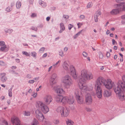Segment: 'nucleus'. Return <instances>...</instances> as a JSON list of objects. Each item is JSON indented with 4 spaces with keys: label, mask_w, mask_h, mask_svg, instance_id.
<instances>
[{
    "label": "nucleus",
    "mask_w": 125,
    "mask_h": 125,
    "mask_svg": "<svg viewBox=\"0 0 125 125\" xmlns=\"http://www.w3.org/2000/svg\"><path fill=\"white\" fill-rule=\"evenodd\" d=\"M62 96L57 95L56 98V101L58 102H62Z\"/></svg>",
    "instance_id": "22"
},
{
    "label": "nucleus",
    "mask_w": 125,
    "mask_h": 125,
    "mask_svg": "<svg viewBox=\"0 0 125 125\" xmlns=\"http://www.w3.org/2000/svg\"><path fill=\"white\" fill-rule=\"evenodd\" d=\"M15 5V3L14 2H12L11 4V7H12L14 6Z\"/></svg>",
    "instance_id": "58"
},
{
    "label": "nucleus",
    "mask_w": 125,
    "mask_h": 125,
    "mask_svg": "<svg viewBox=\"0 0 125 125\" xmlns=\"http://www.w3.org/2000/svg\"><path fill=\"white\" fill-rule=\"evenodd\" d=\"M31 125H39V123L37 119L34 118L33 119Z\"/></svg>",
    "instance_id": "21"
},
{
    "label": "nucleus",
    "mask_w": 125,
    "mask_h": 125,
    "mask_svg": "<svg viewBox=\"0 0 125 125\" xmlns=\"http://www.w3.org/2000/svg\"><path fill=\"white\" fill-rule=\"evenodd\" d=\"M44 100L46 104L48 105L52 101V99L51 96L48 94L45 96Z\"/></svg>",
    "instance_id": "11"
},
{
    "label": "nucleus",
    "mask_w": 125,
    "mask_h": 125,
    "mask_svg": "<svg viewBox=\"0 0 125 125\" xmlns=\"http://www.w3.org/2000/svg\"><path fill=\"white\" fill-rule=\"evenodd\" d=\"M9 72L12 74H18V73L15 72L14 71L11 70H10Z\"/></svg>",
    "instance_id": "43"
},
{
    "label": "nucleus",
    "mask_w": 125,
    "mask_h": 125,
    "mask_svg": "<svg viewBox=\"0 0 125 125\" xmlns=\"http://www.w3.org/2000/svg\"><path fill=\"white\" fill-rule=\"evenodd\" d=\"M110 55V53L109 52H107L106 54V56L107 57H109Z\"/></svg>",
    "instance_id": "55"
},
{
    "label": "nucleus",
    "mask_w": 125,
    "mask_h": 125,
    "mask_svg": "<svg viewBox=\"0 0 125 125\" xmlns=\"http://www.w3.org/2000/svg\"><path fill=\"white\" fill-rule=\"evenodd\" d=\"M7 31H8V33H11L13 31V30L12 29H9L7 30Z\"/></svg>",
    "instance_id": "46"
},
{
    "label": "nucleus",
    "mask_w": 125,
    "mask_h": 125,
    "mask_svg": "<svg viewBox=\"0 0 125 125\" xmlns=\"http://www.w3.org/2000/svg\"><path fill=\"white\" fill-rule=\"evenodd\" d=\"M36 16V15L35 13H32L31 15V17H34Z\"/></svg>",
    "instance_id": "61"
},
{
    "label": "nucleus",
    "mask_w": 125,
    "mask_h": 125,
    "mask_svg": "<svg viewBox=\"0 0 125 125\" xmlns=\"http://www.w3.org/2000/svg\"><path fill=\"white\" fill-rule=\"evenodd\" d=\"M55 91L57 94V95L62 96V94L64 93L63 89L61 88L57 89L55 90Z\"/></svg>",
    "instance_id": "16"
},
{
    "label": "nucleus",
    "mask_w": 125,
    "mask_h": 125,
    "mask_svg": "<svg viewBox=\"0 0 125 125\" xmlns=\"http://www.w3.org/2000/svg\"><path fill=\"white\" fill-rule=\"evenodd\" d=\"M21 2L18 1L16 3V6L17 9H19L21 7Z\"/></svg>",
    "instance_id": "26"
},
{
    "label": "nucleus",
    "mask_w": 125,
    "mask_h": 125,
    "mask_svg": "<svg viewBox=\"0 0 125 125\" xmlns=\"http://www.w3.org/2000/svg\"><path fill=\"white\" fill-rule=\"evenodd\" d=\"M24 115L25 116H29L30 115V113L29 112L25 111Z\"/></svg>",
    "instance_id": "36"
},
{
    "label": "nucleus",
    "mask_w": 125,
    "mask_h": 125,
    "mask_svg": "<svg viewBox=\"0 0 125 125\" xmlns=\"http://www.w3.org/2000/svg\"><path fill=\"white\" fill-rule=\"evenodd\" d=\"M36 53L35 52H33L31 53V55L34 57H36Z\"/></svg>",
    "instance_id": "39"
},
{
    "label": "nucleus",
    "mask_w": 125,
    "mask_h": 125,
    "mask_svg": "<svg viewBox=\"0 0 125 125\" xmlns=\"http://www.w3.org/2000/svg\"><path fill=\"white\" fill-rule=\"evenodd\" d=\"M9 49L7 48L6 46L5 45L1 47L0 48V51L6 52L8 51Z\"/></svg>",
    "instance_id": "20"
},
{
    "label": "nucleus",
    "mask_w": 125,
    "mask_h": 125,
    "mask_svg": "<svg viewBox=\"0 0 125 125\" xmlns=\"http://www.w3.org/2000/svg\"><path fill=\"white\" fill-rule=\"evenodd\" d=\"M28 1L30 4H32L33 3L34 0H28Z\"/></svg>",
    "instance_id": "50"
},
{
    "label": "nucleus",
    "mask_w": 125,
    "mask_h": 125,
    "mask_svg": "<svg viewBox=\"0 0 125 125\" xmlns=\"http://www.w3.org/2000/svg\"><path fill=\"white\" fill-rule=\"evenodd\" d=\"M59 55L61 56H63V52L62 50H61L59 51Z\"/></svg>",
    "instance_id": "40"
},
{
    "label": "nucleus",
    "mask_w": 125,
    "mask_h": 125,
    "mask_svg": "<svg viewBox=\"0 0 125 125\" xmlns=\"http://www.w3.org/2000/svg\"><path fill=\"white\" fill-rule=\"evenodd\" d=\"M27 78L30 79L31 78V76L29 74H28L27 76Z\"/></svg>",
    "instance_id": "59"
},
{
    "label": "nucleus",
    "mask_w": 125,
    "mask_h": 125,
    "mask_svg": "<svg viewBox=\"0 0 125 125\" xmlns=\"http://www.w3.org/2000/svg\"><path fill=\"white\" fill-rule=\"evenodd\" d=\"M60 29L64 30L65 29V28L64 26V25L63 23H61L60 24Z\"/></svg>",
    "instance_id": "29"
},
{
    "label": "nucleus",
    "mask_w": 125,
    "mask_h": 125,
    "mask_svg": "<svg viewBox=\"0 0 125 125\" xmlns=\"http://www.w3.org/2000/svg\"><path fill=\"white\" fill-rule=\"evenodd\" d=\"M85 18V16L83 15H81L80 16V18L82 19H84Z\"/></svg>",
    "instance_id": "49"
},
{
    "label": "nucleus",
    "mask_w": 125,
    "mask_h": 125,
    "mask_svg": "<svg viewBox=\"0 0 125 125\" xmlns=\"http://www.w3.org/2000/svg\"><path fill=\"white\" fill-rule=\"evenodd\" d=\"M83 56L85 57L87 56V53L86 52H83Z\"/></svg>",
    "instance_id": "48"
},
{
    "label": "nucleus",
    "mask_w": 125,
    "mask_h": 125,
    "mask_svg": "<svg viewBox=\"0 0 125 125\" xmlns=\"http://www.w3.org/2000/svg\"><path fill=\"white\" fill-rule=\"evenodd\" d=\"M45 125H51V123L48 121H45Z\"/></svg>",
    "instance_id": "35"
},
{
    "label": "nucleus",
    "mask_w": 125,
    "mask_h": 125,
    "mask_svg": "<svg viewBox=\"0 0 125 125\" xmlns=\"http://www.w3.org/2000/svg\"><path fill=\"white\" fill-rule=\"evenodd\" d=\"M103 85L106 88L110 89L113 85V83L110 79H108L106 80L101 77L97 78L95 84L94 88L96 91V96L99 98L102 96V92L101 87Z\"/></svg>",
    "instance_id": "1"
},
{
    "label": "nucleus",
    "mask_w": 125,
    "mask_h": 125,
    "mask_svg": "<svg viewBox=\"0 0 125 125\" xmlns=\"http://www.w3.org/2000/svg\"><path fill=\"white\" fill-rule=\"evenodd\" d=\"M39 4L43 7H45L46 6V3L42 1V0H40L39 1Z\"/></svg>",
    "instance_id": "23"
},
{
    "label": "nucleus",
    "mask_w": 125,
    "mask_h": 125,
    "mask_svg": "<svg viewBox=\"0 0 125 125\" xmlns=\"http://www.w3.org/2000/svg\"><path fill=\"white\" fill-rule=\"evenodd\" d=\"M23 54L26 55L27 56H30V54L28 53L27 52H22Z\"/></svg>",
    "instance_id": "31"
},
{
    "label": "nucleus",
    "mask_w": 125,
    "mask_h": 125,
    "mask_svg": "<svg viewBox=\"0 0 125 125\" xmlns=\"http://www.w3.org/2000/svg\"><path fill=\"white\" fill-rule=\"evenodd\" d=\"M116 9H113L110 12V13L112 15L116 14L122 11H125V3L123 2L117 4Z\"/></svg>",
    "instance_id": "4"
},
{
    "label": "nucleus",
    "mask_w": 125,
    "mask_h": 125,
    "mask_svg": "<svg viewBox=\"0 0 125 125\" xmlns=\"http://www.w3.org/2000/svg\"><path fill=\"white\" fill-rule=\"evenodd\" d=\"M36 106L37 108H39V109L41 110L44 114L46 113L49 111V109L47 106L41 102L37 101L36 104Z\"/></svg>",
    "instance_id": "5"
},
{
    "label": "nucleus",
    "mask_w": 125,
    "mask_h": 125,
    "mask_svg": "<svg viewBox=\"0 0 125 125\" xmlns=\"http://www.w3.org/2000/svg\"><path fill=\"white\" fill-rule=\"evenodd\" d=\"M121 18L122 19H125V15H123L122 16Z\"/></svg>",
    "instance_id": "64"
},
{
    "label": "nucleus",
    "mask_w": 125,
    "mask_h": 125,
    "mask_svg": "<svg viewBox=\"0 0 125 125\" xmlns=\"http://www.w3.org/2000/svg\"><path fill=\"white\" fill-rule=\"evenodd\" d=\"M11 121L13 125L15 124V125H22L20 123L19 119L17 117L11 118Z\"/></svg>",
    "instance_id": "12"
},
{
    "label": "nucleus",
    "mask_w": 125,
    "mask_h": 125,
    "mask_svg": "<svg viewBox=\"0 0 125 125\" xmlns=\"http://www.w3.org/2000/svg\"><path fill=\"white\" fill-rule=\"evenodd\" d=\"M61 101L64 104L66 103H67L70 104H73L74 102V100L73 96L69 98L67 96L63 97L62 96Z\"/></svg>",
    "instance_id": "7"
},
{
    "label": "nucleus",
    "mask_w": 125,
    "mask_h": 125,
    "mask_svg": "<svg viewBox=\"0 0 125 125\" xmlns=\"http://www.w3.org/2000/svg\"><path fill=\"white\" fill-rule=\"evenodd\" d=\"M53 122L55 124H58L59 123V121L58 119H55L53 120Z\"/></svg>",
    "instance_id": "34"
},
{
    "label": "nucleus",
    "mask_w": 125,
    "mask_h": 125,
    "mask_svg": "<svg viewBox=\"0 0 125 125\" xmlns=\"http://www.w3.org/2000/svg\"><path fill=\"white\" fill-rule=\"evenodd\" d=\"M124 0H116V2L118 3H121L122 2L123 3V2L124 3H125L124 2H121L122 1H123Z\"/></svg>",
    "instance_id": "51"
},
{
    "label": "nucleus",
    "mask_w": 125,
    "mask_h": 125,
    "mask_svg": "<svg viewBox=\"0 0 125 125\" xmlns=\"http://www.w3.org/2000/svg\"><path fill=\"white\" fill-rule=\"evenodd\" d=\"M103 95L104 97H108L111 95V92L110 91L104 90L103 92Z\"/></svg>",
    "instance_id": "18"
},
{
    "label": "nucleus",
    "mask_w": 125,
    "mask_h": 125,
    "mask_svg": "<svg viewBox=\"0 0 125 125\" xmlns=\"http://www.w3.org/2000/svg\"><path fill=\"white\" fill-rule=\"evenodd\" d=\"M99 57L101 59H102L103 57V55L102 53L101 52H100L98 53Z\"/></svg>",
    "instance_id": "30"
},
{
    "label": "nucleus",
    "mask_w": 125,
    "mask_h": 125,
    "mask_svg": "<svg viewBox=\"0 0 125 125\" xmlns=\"http://www.w3.org/2000/svg\"><path fill=\"white\" fill-rule=\"evenodd\" d=\"M57 77V75L55 73L52 74L50 80V84L52 85L54 84L56 82V78Z\"/></svg>",
    "instance_id": "13"
},
{
    "label": "nucleus",
    "mask_w": 125,
    "mask_h": 125,
    "mask_svg": "<svg viewBox=\"0 0 125 125\" xmlns=\"http://www.w3.org/2000/svg\"><path fill=\"white\" fill-rule=\"evenodd\" d=\"M73 25L71 24H69L68 26V28L69 30H70L73 27Z\"/></svg>",
    "instance_id": "44"
},
{
    "label": "nucleus",
    "mask_w": 125,
    "mask_h": 125,
    "mask_svg": "<svg viewBox=\"0 0 125 125\" xmlns=\"http://www.w3.org/2000/svg\"><path fill=\"white\" fill-rule=\"evenodd\" d=\"M62 82L65 88H68L72 84L73 82L71 77L69 75H66L62 79Z\"/></svg>",
    "instance_id": "6"
},
{
    "label": "nucleus",
    "mask_w": 125,
    "mask_h": 125,
    "mask_svg": "<svg viewBox=\"0 0 125 125\" xmlns=\"http://www.w3.org/2000/svg\"><path fill=\"white\" fill-rule=\"evenodd\" d=\"M61 62V61H59L57 62L56 63L53 64V66L55 67L58 64V63L59 62Z\"/></svg>",
    "instance_id": "42"
},
{
    "label": "nucleus",
    "mask_w": 125,
    "mask_h": 125,
    "mask_svg": "<svg viewBox=\"0 0 125 125\" xmlns=\"http://www.w3.org/2000/svg\"><path fill=\"white\" fill-rule=\"evenodd\" d=\"M30 29L34 30L35 31H37L38 30V29L36 27L33 26H32Z\"/></svg>",
    "instance_id": "37"
},
{
    "label": "nucleus",
    "mask_w": 125,
    "mask_h": 125,
    "mask_svg": "<svg viewBox=\"0 0 125 125\" xmlns=\"http://www.w3.org/2000/svg\"><path fill=\"white\" fill-rule=\"evenodd\" d=\"M50 17H47L46 18V20L47 21H49L50 20Z\"/></svg>",
    "instance_id": "62"
},
{
    "label": "nucleus",
    "mask_w": 125,
    "mask_h": 125,
    "mask_svg": "<svg viewBox=\"0 0 125 125\" xmlns=\"http://www.w3.org/2000/svg\"><path fill=\"white\" fill-rule=\"evenodd\" d=\"M75 94L77 98V100L79 104H82L83 101V98L82 97H81L79 95L78 92H76L75 93Z\"/></svg>",
    "instance_id": "14"
},
{
    "label": "nucleus",
    "mask_w": 125,
    "mask_h": 125,
    "mask_svg": "<svg viewBox=\"0 0 125 125\" xmlns=\"http://www.w3.org/2000/svg\"><path fill=\"white\" fill-rule=\"evenodd\" d=\"M63 66L64 69L66 71H68L69 70V65L66 61L64 62L63 64Z\"/></svg>",
    "instance_id": "19"
},
{
    "label": "nucleus",
    "mask_w": 125,
    "mask_h": 125,
    "mask_svg": "<svg viewBox=\"0 0 125 125\" xmlns=\"http://www.w3.org/2000/svg\"><path fill=\"white\" fill-rule=\"evenodd\" d=\"M112 44L113 45H114L115 44V43H117V42L115 41L114 39H112Z\"/></svg>",
    "instance_id": "56"
},
{
    "label": "nucleus",
    "mask_w": 125,
    "mask_h": 125,
    "mask_svg": "<svg viewBox=\"0 0 125 125\" xmlns=\"http://www.w3.org/2000/svg\"><path fill=\"white\" fill-rule=\"evenodd\" d=\"M64 107L61 106L58 107L56 109V111L58 113H61Z\"/></svg>",
    "instance_id": "25"
},
{
    "label": "nucleus",
    "mask_w": 125,
    "mask_h": 125,
    "mask_svg": "<svg viewBox=\"0 0 125 125\" xmlns=\"http://www.w3.org/2000/svg\"><path fill=\"white\" fill-rule=\"evenodd\" d=\"M35 113L37 118L40 121H42L44 118V116L39 110L36 111Z\"/></svg>",
    "instance_id": "8"
},
{
    "label": "nucleus",
    "mask_w": 125,
    "mask_h": 125,
    "mask_svg": "<svg viewBox=\"0 0 125 125\" xmlns=\"http://www.w3.org/2000/svg\"><path fill=\"white\" fill-rule=\"evenodd\" d=\"M16 62L18 63H19L20 62V61L19 59H15Z\"/></svg>",
    "instance_id": "60"
},
{
    "label": "nucleus",
    "mask_w": 125,
    "mask_h": 125,
    "mask_svg": "<svg viewBox=\"0 0 125 125\" xmlns=\"http://www.w3.org/2000/svg\"><path fill=\"white\" fill-rule=\"evenodd\" d=\"M93 101L92 98L89 93H87L86 95L85 102L87 104H91Z\"/></svg>",
    "instance_id": "10"
},
{
    "label": "nucleus",
    "mask_w": 125,
    "mask_h": 125,
    "mask_svg": "<svg viewBox=\"0 0 125 125\" xmlns=\"http://www.w3.org/2000/svg\"><path fill=\"white\" fill-rule=\"evenodd\" d=\"M3 74L4 75L1 78V81L2 82H5L7 79L5 75L6 74L5 73H3Z\"/></svg>",
    "instance_id": "24"
},
{
    "label": "nucleus",
    "mask_w": 125,
    "mask_h": 125,
    "mask_svg": "<svg viewBox=\"0 0 125 125\" xmlns=\"http://www.w3.org/2000/svg\"><path fill=\"white\" fill-rule=\"evenodd\" d=\"M47 53H46L44 54L42 56V58L46 57L47 56Z\"/></svg>",
    "instance_id": "57"
},
{
    "label": "nucleus",
    "mask_w": 125,
    "mask_h": 125,
    "mask_svg": "<svg viewBox=\"0 0 125 125\" xmlns=\"http://www.w3.org/2000/svg\"><path fill=\"white\" fill-rule=\"evenodd\" d=\"M92 6V3L91 2H89L88 3V5L87 6V9L91 7Z\"/></svg>",
    "instance_id": "33"
},
{
    "label": "nucleus",
    "mask_w": 125,
    "mask_h": 125,
    "mask_svg": "<svg viewBox=\"0 0 125 125\" xmlns=\"http://www.w3.org/2000/svg\"><path fill=\"white\" fill-rule=\"evenodd\" d=\"M93 75L91 73H88L87 70L83 69L81 72V75L79 76L78 79L80 83L79 84V88L81 89L83 92H85L87 91L90 90L86 86H84L83 84L86 80H90L92 79ZM92 87H91L90 90H92Z\"/></svg>",
    "instance_id": "2"
},
{
    "label": "nucleus",
    "mask_w": 125,
    "mask_h": 125,
    "mask_svg": "<svg viewBox=\"0 0 125 125\" xmlns=\"http://www.w3.org/2000/svg\"><path fill=\"white\" fill-rule=\"evenodd\" d=\"M122 79L123 82L119 81L117 86L114 88L115 92L121 101H123L125 99V96L123 93V92H125V75Z\"/></svg>",
    "instance_id": "3"
},
{
    "label": "nucleus",
    "mask_w": 125,
    "mask_h": 125,
    "mask_svg": "<svg viewBox=\"0 0 125 125\" xmlns=\"http://www.w3.org/2000/svg\"><path fill=\"white\" fill-rule=\"evenodd\" d=\"M12 10V8H10L9 7H8L6 8V10L7 12H9L11 11Z\"/></svg>",
    "instance_id": "32"
},
{
    "label": "nucleus",
    "mask_w": 125,
    "mask_h": 125,
    "mask_svg": "<svg viewBox=\"0 0 125 125\" xmlns=\"http://www.w3.org/2000/svg\"><path fill=\"white\" fill-rule=\"evenodd\" d=\"M66 123L67 125H73V122L71 120L68 119L66 121Z\"/></svg>",
    "instance_id": "27"
},
{
    "label": "nucleus",
    "mask_w": 125,
    "mask_h": 125,
    "mask_svg": "<svg viewBox=\"0 0 125 125\" xmlns=\"http://www.w3.org/2000/svg\"><path fill=\"white\" fill-rule=\"evenodd\" d=\"M90 94L91 96V95H92L93 96H94V95H95V92L93 91H92L90 93V94Z\"/></svg>",
    "instance_id": "47"
},
{
    "label": "nucleus",
    "mask_w": 125,
    "mask_h": 125,
    "mask_svg": "<svg viewBox=\"0 0 125 125\" xmlns=\"http://www.w3.org/2000/svg\"><path fill=\"white\" fill-rule=\"evenodd\" d=\"M70 70L71 75L74 79H77L78 78L77 75L76 73L75 69L73 65H71L70 67Z\"/></svg>",
    "instance_id": "9"
},
{
    "label": "nucleus",
    "mask_w": 125,
    "mask_h": 125,
    "mask_svg": "<svg viewBox=\"0 0 125 125\" xmlns=\"http://www.w3.org/2000/svg\"><path fill=\"white\" fill-rule=\"evenodd\" d=\"M63 18H65V19H67L69 18V16L67 15H63Z\"/></svg>",
    "instance_id": "41"
},
{
    "label": "nucleus",
    "mask_w": 125,
    "mask_h": 125,
    "mask_svg": "<svg viewBox=\"0 0 125 125\" xmlns=\"http://www.w3.org/2000/svg\"><path fill=\"white\" fill-rule=\"evenodd\" d=\"M5 42L3 41H0V46H3L5 45Z\"/></svg>",
    "instance_id": "38"
},
{
    "label": "nucleus",
    "mask_w": 125,
    "mask_h": 125,
    "mask_svg": "<svg viewBox=\"0 0 125 125\" xmlns=\"http://www.w3.org/2000/svg\"><path fill=\"white\" fill-rule=\"evenodd\" d=\"M82 25V23H78L77 24V25L78 26V28H80L81 26Z\"/></svg>",
    "instance_id": "53"
},
{
    "label": "nucleus",
    "mask_w": 125,
    "mask_h": 125,
    "mask_svg": "<svg viewBox=\"0 0 125 125\" xmlns=\"http://www.w3.org/2000/svg\"><path fill=\"white\" fill-rule=\"evenodd\" d=\"M34 81L33 80H30L29 81V83H34Z\"/></svg>",
    "instance_id": "52"
},
{
    "label": "nucleus",
    "mask_w": 125,
    "mask_h": 125,
    "mask_svg": "<svg viewBox=\"0 0 125 125\" xmlns=\"http://www.w3.org/2000/svg\"><path fill=\"white\" fill-rule=\"evenodd\" d=\"M86 110L87 112H90L91 111V109L89 108L86 107Z\"/></svg>",
    "instance_id": "54"
},
{
    "label": "nucleus",
    "mask_w": 125,
    "mask_h": 125,
    "mask_svg": "<svg viewBox=\"0 0 125 125\" xmlns=\"http://www.w3.org/2000/svg\"><path fill=\"white\" fill-rule=\"evenodd\" d=\"M13 86L11 87V88L10 89L8 90L9 92V97H11L12 96V89Z\"/></svg>",
    "instance_id": "28"
},
{
    "label": "nucleus",
    "mask_w": 125,
    "mask_h": 125,
    "mask_svg": "<svg viewBox=\"0 0 125 125\" xmlns=\"http://www.w3.org/2000/svg\"><path fill=\"white\" fill-rule=\"evenodd\" d=\"M45 48L44 47H42L40 49L39 51H42V52H43L45 50Z\"/></svg>",
    "instance_id": "45"
},
{
    "label": "nucleus",
    "mask_w": 125,
    "mask_h": 125,
    "mask_svg": "<svg viewBox=\"0 0 125 125\" xmlns=\"http://www.w3.org/2000/svg\"><path fill=\"white\" fill-rule=\"evenodd\" d=\"M69 114V112L67 108L64 107L61 114V116H62L66 117Z\"/></svg>",
    "instance_id": "15"
},
{
    "label": "nucleus",
    "mask_w": 125,
    "mask_h": 125,
    "mask_svg": "<svg viewBox=\"0 0 125 125\" xmlns=\"http://www.w3.org/2000/svg\"><path fill=\"white\" fill-rule=\"evenodd\" d=\"M101 14V12L99 10H98L95 13L94 17V21L95 22H98V17Z\"/></svg>",
    "instance_id": "17"
},
{
    "label": "nucleus",
    "mask_w": 125,
    "mask_h": 125,
    "mask_svg": "<svg viewBox=\"0 0 125 125\" xmlns=\"http://www.w3.org/2000/svg\"><path fill=\"white\" fill-rule=\"evenodd\" d=\"M83 30H82L80 31H79L77 33L78 34H79V35H80V34L83 31Z\"/></svg>",
    "instance_id": "63"
}]
</instances>
